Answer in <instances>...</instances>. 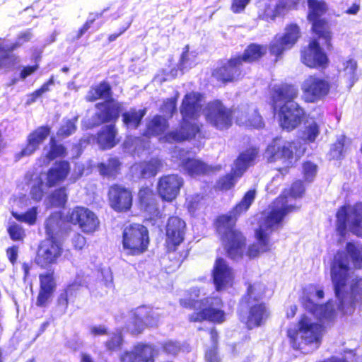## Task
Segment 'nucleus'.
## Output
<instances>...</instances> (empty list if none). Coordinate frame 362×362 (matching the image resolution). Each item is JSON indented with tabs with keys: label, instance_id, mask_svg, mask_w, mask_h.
Here are the masks:
<instances>
[{
	"label": "nucleus",
	"instance_id": "obj_1",
	"mask_svg": "<svg viewBox=\"0 0 362 362\" xmlns=\"http://www.w3.org/2000/svg\"><path fill=\"white\" fill-rule=\"evenodd\" d=\"M256 189H250L243 196L228 212L218 215L213 221L215 234L218 237L225 252L226 256L233 261H238L246 255L250 259H255L260 255L269 252L272 249L273 243L270 235L283 226L284 218L290 213L296 211L298 207L287 204V197L280 195L275 201L281 206L274 205L264 214L258 227L255 230L256 241L247 246V237L237 226L238 218L250 209L256 197Z\"/></svg>",
	"mask_w": 362,
	"mask_h": 362
},
{
	"label": "nucleus",
	"instance_id": "obj_2",
	"mask_svg": "<svg viewBox=\"0 0 362 362\" xmlns=\"http://www.w3.org/2000/svg\"><path fill=\"white\" fill-rule=\"evenodd\" d=\"M244 294L239 300L237 316L248 330L262 326L269 318V309L264 302L267 288L262 281H246Z\"/></svg>",
	"mask_w": 362,
	"mask_h": 362
},
{
	"label": "nucleus",
	"instance_id": "obj_3",
	"mask_svg": "<svg viewBox=\"0 0 362 362\" xmlns=\"http://www.w3.org/2000/svg\"><path fill=\"white\" fill-rule=\"evenodd\" d=\"M330 274L335 296L339 300V310L344 313H351L356 304L362 303V277L353 279L350 285V299L346 300L343 296V291L351 276V269L348 265L347 258L343 252L338 253L334 257L331 263Z\"/></svg>",
	"mask_w": 362,
	"mask_h": 362
},
{
	"label": "nucleus",
	"instance_id": "obj_4",
	"mask_svg": "<svg viewBox=\"0 0 362 362\" xmlns=\"http://www.w3.org/2000/svg\"><path fill=\"white\" fill-rule=\"evenodd\" d=\"M187 225L184 220L177 216L168 218L165 226V248L168 258L171 262L170 267H180L187 258L189 249L184 244Z\"/></svg>",
	"mask_w": 362,
	"mask_h": 362
},
{
	"label": "nucleus",
	"instance_id": "obj_5",
	"mask_svg": "<svg viewBox=\"0 0 362 362\" xmlns=\"http://www.w3.org/2000/svg\"><path fill=\"white\" fill-rule=\"evenodd\" d=\"M298 328H288L286 335L294 350L301 351L305 346L315 344L318 348L322 341V326L311 322L309 318L303 315L298 322Z\"/></svg>",
	"mask_w": 362,
	"mask_h": 362
},
{
	"label": "nucleus",
	"instance_id": "obj_6",
	"mask_svg": "<svg viewBox=\"0 0 362 362\" xmlns=\"http://www.w3.org/2000/svg\"><path fill=\"white\" fill-rule=\"evenodd\" d=\"M308 12L306 19L310 24V32L318 39L324 41L328 50L333 49L332 32L328 21L322 18L328 11V6L324 0H307Z\"/></svg>",
	"mask_w": 362,
	"mask_h": 362
},
{
	"label": "nucleus",
	"instance_id": "obj_7",
	"mask_svg": "<svg viewBox=\"0 0 362 362\" xmlns=\"http://www.w3.org/2000/svg\"><path fill=\"white\" fill-rule=\"evenodd\" d=\"M336 230L344 238L347 229L357 237L362 238V203H346L339 206L335 214Z\"/></svg>",
	"mask_w": 362,
	"mask_h": 362
},
{
	"label": "nucleus",
	"instance_id": "obj_8",
	"mask_svg": "<svg viewBox=\"0 0 362 362\" xmlns=\"http://www.w3.org/2000/svg\"><path fill=\"white\" fill-rule=\"evenodd\" d=\"M150 237L148 228L141 223H133L124 227L122 249L127 256H139L148 251Z\"/></svg>",
	"mask_w": 362,
	"mask_h": 362
},
{
	"label": "nucleus",
	"instance_id": "obj_9",
	"mask_svg": "<svg viewBox=\"0 0 362 362\" xmlns=\"http://www.w3.org/2000/svg\"><path fill=\"white\" fill-rule=\"evenodd\" d=\"M47 233L48 236L40 242L34 258L35 264L42 269H49L57 264L64 253L62 243L53 236L52 232L47 228Z\"/></svg>",
	"mask_w": 362,
	"mask_h": 362
},
{
	"label": "nucleus",
	"instance_id": "obj_10",
	"mask_svg": "<svg viewBox=\"0 0 362 362\" xmlns=\"http://www.w3.org/2000/svg\"><path fill=\"white\" fill-rule=\"evenodd\" d=\"M293 141L281 144L277 139H274L267 146L266 153L267 154V161L269 163H275L281 160L285 165L277 168V170L282 175H286L289 173L291 168L295 166V163L300 159L305 153V148H303L299 155L296 156L293 161L294 154L293 148H296Z\"/></svg>",
	"mask_w": 362,
	"mask_h": 362
},
{
	"label": "nucleus",
	"instance_id": "obj_11",
	"mask_svg": "<svg viewBox=\"0 0 362 362\" xmlns=\"http://www.w3.org/2000/svg\"><path fill=\"white\" fill-rule=\"evenodd\" d=\"M206 122L218 131H226L233 124L234 110L219 99L208 102L203 110Z\"/></svg>",
	"mask_w": 362,
	"mask_h": 362
},
{
	"label": "nucleus",
	"instance_id": "obj_12",
	"mask_svg": "<svg viewBox=\"0 0 362 362\" xmlns=\"http://www.w3.org/2000/svg\"><path fill=\"white\" fill-rule=\"evenodd\" d=\"M317 37L312 38L308 43L300 49V61L310 69L325 70L330 60L326 52L322 47Z\"/></svg>",
	"mask_w": 362,
	"mask_h": 362
},
{
	"label": "nucleus",
	"instance_id": "obj_13",
	"mask_svg": "<svg viewBox=\"0 0 362 362\" xmlns=\"http://www.w3.org/2000/svg\"><path fill=\"white\" fill-rule=\"evenodd\" d=\"M235 56L226 60L220 59L211 71V77L221 86L235 83L243 78L245 74Z\"/></svg>",
	"mask_w": 362,
	"mask_h": 362
},
{
	"label": "nucleus",
	"instance_id": "obj_14",
	"mask_svg": "<svg viewBox=\"0 0 362 362\" xmlns=\"http://www.w3.org/2000/svg\"><path fill=\"white\" fill-rule=\"evenodd\" d=\"M332 87L326 78L317 74L309 75L303 82L301 90L305 103H314L325 98Z\"/></svg>",
	"mask_w": 362,
	"mask_h": 362
},
{
	"label": "nucleus",
	"instance_id": "obj_15",
	"mask_svg": "<svg viewBox=\"0 0 362 362\" xmlns=\"http://www.w3.org/2000/svg\"><path fill=\"white\" fill-rule=\"evenodd\" d=\"M279 127L291 132L299 127L305 117V111L296 102L281 104L276 111Z\"/></svg>",
	"mask_w": 362,
	"mask_h": 362
},
{
	"label": "nucleus",
	"instance_id": "obj_16",
	"mask_svg": "<svg viewBox=\"0 0 362 362\" xmlns=\"http://www.w3.org/2000/svg\"><path fill=\"white\" fill-rule=\"evenodd\" d=\"M107 199L109 206L117 213H127L133 206L132 190L120 183H113L108 187Z\"/></svg>",
	"mask_w": 362,
	"mask_h": 362
},
{
	"label": "nucleus",
	"instance_id": "obj_17",
	"mask_svg": "<svg viewBox=\"0 0 362 362\" xmlns=\"http://www.w3.org/2000/svg\"><path fill=\"white\" fill-rule=\"evenodd\" d=\"M68 223L78 226L85 233H93L99 228L100 222L97 216L85 206H76L66 215Z\"/></svg>",
	"mask_w": 362,
	"mask_h": 362
},
{
	"label": "nucleus",
	"instance_id": "obj_18",
	"mask_svg": "<svg viewBox=\"0 0 362 362\" xmlns=\"http://www.w3.org/2000/svg\"><path fill=\"white\" fill-rule=\"evenodd\" d=\"M183 185L184 180L178 174L163 175L158 179L156 192L163 202L170 203L180 195Z\"/></svg>",
	"mask_w": 362,
	"mask_h": 362
},
{
	"label": "nucleus",
	"instance_id": "obj_19",
	"mask_svg": "<svg viewBox=\"0 0 362 362\" xmlns=\"http://www.w3.org/2000/svg\"><path fill=\"white\" fill-rule=\"evenodd\" d=\"M98 111L93 115V127L103 124H115L122 111V104L114 98H109L95 105Z\"/></svg>",
	"mask_w": 362,
	"mask_h": 362
},
{
	"label": "nucleus",
	"instance_id": "obj_20",
	"mask_svg": "<svg viewBox=\"0 0 362 362\" xmlns=\"http://www.w3.org/2000/svg\"><path fill=\"white\" fill-rule=\"evenodd\" d=\"M191 119H182L177 128L168 132L163 136V141L169 144L182 143L194 139L200 133L202 124L190 122Z\"/></svg>",
	"mask_w": 362,
	"mask_h": 362
},
{
	"label": "nucleus",
	"instance_id": "obj_21",
	"mask_svg": "<svg viewBox=\"0 0 362 362\" xmlns=\"http://www.w3.org/2000/svg\"><path fill=\"white\" fill-rule=\"evenodd\" d=\"M57 281L54 270L39 274V291L35 302L37 308H44L48 306L57 289Z\"/></svg>",
	"mask_w": 362,
	"mask_h": 362
},
{
	"label": "nucleus",
	"instance_id": "obj_22",
	"mask_svg": "<svg viewBox=\"0 0 362 362\" xmlns=\"http://www.w3.org/2000/svg\"><path fill=\"white\" fill-rule=\"evenodd\" d=\"M298 89L293 83H281L274 85L270 90V105L273 111L283 103H294L298 97Z\"/></svg>",
	"mask_w": 362,
	"mask_h": 362
},
{
	"label": "nucleus",
	"instance_id": "obj_23",
	"mask_svg": "<svg viewBox=\"0 0 362 362\" xmlns=\"http://www.w3.org/2000/svg\"><path fill=\"white\" fill-rule=\"evenodd\" d=\"M212 281L216 291H222L231 286L234 280L233 269L223 257H217L211 270Z\"/></svg>",
	"mask_w": 362,
	"mask_h": 362
},
{
	"label": "nucleus",
	"instance_id": "obj_24",
	"mask_svg": "<svg viewBox=\"0 0 362 362\" xmlns=\"http://www.w3.org/2000/svg\"><path fill=\"white\" fill-rule=\"evenodd\" d=\"M165 165V160L160 156H156L134 163L132 168L137 175L138 178L147 180L155 177L163 171Z\"/></svg>",
	"mask_w": 362,
	"mask_h": 362
},
{
	"label": "nucleus",
	"instance_id": "obj_25",
	"mask_svg": "<svg viewBox=\"0 0 362 362\" xmlns=\"http://www.w3.org/2000/svg\"><path fill=\"white\" fill-rule=\"evenodd\" d=\"M50 132L51 127L49 125L40 126L30 132L24 147L18 153V157L21 158L33 154L47 139Z\"/></svg>",
	"mask_w": 362,
	"mask_h": 362
},
{
	"label": "nucleus",
	"instance_id": "obj_26",
	"mask_svg": "<svg viewBox=\"0 0 362 362\" xmlns=\"http://www.w3.org/2000/svg\"><path fill=\"white\" fill-rule=\"evenodd\" d=\"M202 95L199 92L192 91L186 93L182 100L180 112L184 119H197L202 110Z\"/></svg>",
	"mask_w": 362,
	"mask_h": 362
},
{
	"label": "nucleus",
	"instance_id": "obj_27",
	"mask_svg": "<svg viewBox=\"0 0 362 362\" xmlns=\"http://www.w3.org/2000/svg\"><path fill=\"white\" fill-rule=\"evenodd\" d=\"M71 172V164L67 160H59L54 163L46 173V186L55 187L64 182Z\"/></svg>",
	"mask_w": 362,
	"mask_h": 362
},
{
	"label": "nucleus",
	"instance_id": "obj_28",
	"mask_svg": "<svg viewBox=\"0 0 362 362\" xmlns=\"http://www.w3.org/2000/svg\"><path fill=\"white\" fill-rule=\"evenodd\" d=\"M154 347L148 344L138 343L133 351H125L119 357L121 362H155Z\"/></svg>",
	"mask_w": 362,
	"mask_h": 362
},
{
	"label": "nucleus",
	"instance_id": "obj_29",
	"mask_svg": "<svg viewBox=\"0 0 362 362\" xmlns=\"http://www.w3.org/2000/svg\"><path fill=\"white\" fill-rule=\"evenodd\" d=\"M188 321L192 323L209 321L214 324H222L226 321V313L221 308H213L208 305L197 312L188 315Z\"/></svg>",
	"mask_w": 362,
	"mask_h": 362
},
{
	"label": "nucleus",
	"instance_id": "obj_30",
	"mask_svg": "<svg viewBox=\"0 0 362 362\" xmlns=\"http://www.w3.org/2000/svg\"><path fill=\"white\" fill-rule=\"evenodd\" d=\"M118 130L115 124L103 126L95 134V139L102 150L111 149L118 143Z\"/></svg>",
	"mask_w": 362,
	"mask_h": 362
},
{
	"label": "nucleus",
	"instance_id": "obj_31",
	"mask_svg": "<svg viewBox=\"0 0 362 362\" xmlns=\"http://www.w3.org/2000/svg\"><path fill=\"white\" fill-rule=\"evenodd\" d=\"M267 46L252 42L247 45L243 54L235 55L243 66V63L254 64L259 62L267 54Z\"/></svg>",
	"mask_w": 362,
	"mask_h": 362
},
{
	"label": "nucleus",
	"instance_id": "obj_32",
	"mask_svg": "<svg viewBox=\"0 0 362 362\" xmlns=\"http://www.w3.org/2000/svg\"><path fill=\"white\" fill-rule=\"evenodd\" d=\"M81 289V284L72 283L67 285L57 296L54 308L56 312L64 315L68 310L70 301H73L78 296Z\"/></svg>",
	"mask_w": 362,
	"mask_h": 362
},
{
	"label": "nucleus",
	"instance_id": "obj_33",
	"mask_svg": "<svg viewBox=\"0 0 362 362\" xmlns=\"http://www.w3.org/2000/svg\"><path fill=\"white\" fill-rule=\"evenodd\" d=\"M168 128V119L160 115H155L146 122L142 135L147 139L162 135L163 137Z\"/></svg>",
	"mask_w": 362,
	"mask_h": 362
},
{
	"label": "nucleus",
	"instance_id": "obj_34",
	"mask_svg": "<svg viewBox=\"0 0 362 362\" xmlns=\"http://www.w3.org/2000/svg\"><path fill=\"white\" fill-rule=\"evenodd\" d=\"M180 165L184 171L191 177L206 175L214 170L211 166L194 158L182 159Z\"/></svg>",
	"mask_w": 362,
	"mask_h": 362
},
{
	"label": "nucleus",
	"instance_id": "obj_35",
	"mask_svg": "<svg viewBox=\"0 0 362 362\" xmlns=\"http://www.w3.org/2000/svg\"><path fill=\"white\" fill-rule=\"evenodd\" d=\"M138 204L140 209L148 214L158 211V202L153 190L148 186H142L138 191Z\"/></svg>",
	"mask_w": 362,
	"mask_h": 362
},
{
	"label": "nucleus",
	"instance_id": "obj_36",
	"mask_svg": "<svg viewBox=\"0 0 362 362\" xmlns=\"http://www.w3.org/2000/svg\"><path fill=\"white\" fill-rule=\"evenodd\" d=\"M122 162L117 156L110 157L106 162L97 164L100 175L109 180H115L121 173Z\"/></svg>",
	"mask_w": 362,
	"mask_h": 362
},
{
	"label": "nucleus",
	"instance_id": "obj_37",
	"mask_svg": "<svg viewBox=\"0 0 362 362\" xmlns=\"http://www.w3.org/2000/svg\"><path fill=\"white\" fill-rule=\"evenodd\" d=\"M200 290L197 287L190 288L187 291L184 298L179 300L181 307L187 310H194L197 307L204 306L208 304L210 298L199 299Z\"/></svg>",
	"mask_w": 362,
	"mask_h": 362
},
{
	"label": "nucleus",
	"instance_id": "obj_38",
	"mask_svg": "<svg viewBox=\"0 0 362 362\" xmlns=\"http://www.w3.org/2000/svg\"><path fill=\"white\" fill-rule=\"evenodd\" d=\"M258 151L256 148L250 147L241 152L235 160V169L238 176H243L247 168L255 160Z\"/></svg>",
	"mask_w": 362,
	"mask_h": 362
},
{
	"label": "nucleus",
	"instance_id": "obj_39",
	"mask_svg": "<svg viewBox=\"0 0 362 362\" xmlns=\"http://www.w3.org/2000/svg\"><path fill=\"white\" fill-rule=\"evenodd\" d=\"M103 98L105 100L113 98L112 86L106 81H102L98 84L92 86L86 95L88 102H95Z\"/></svg>",
	"mask_w": 362,
	"mask_h": 362
},
{
	"label": "nucleus",
	"instance_id": "obj_40",
	"mask_svg": "<svg viewBox=\"0 0 362 362\" xmlns=\"http://www.w3.org/2000/svg\"><path fill=\"white\" fill-rule=\"evenodd\" d=\"M147 109L144 107L139 110L131 108L122 115V122L127 127L137 129L141 124L144 117L146 115Z\"/></svg>",
	"mask_w": 362,
	"mask_h": 362
},
{
	"label": "nucleus",
	"instance_id": "obj_41",
	"mask_svg": "<svg viewBox=\"0 0 362 362\" xmlns=\"http://www.w3.org/2000/svg\"><path fill=\"white\" fill-rule=\"evenodd\" d=\"M134 318L142 325L147 327L156 324L158 315L154 314L153 308L147 306H141L136 309Z\"/></svg>",
	"mask_w": 362,
	"mask_h": 362
},
{
	"label": "nucleus",
	"instance_id": "obj_42",
	"mask_svg": "<svg viewBox=\"0 0 362 362\" xmlns=\"http://www.w3.org/2000/svg\"><path fill=\"white\" fill-rule=\"evenodd\" d=\"M301 36L300 28L296 23H291L285 27L284 33L279 37L291 49L298 41Z\"/></svg>",
	"mask_w": 362,
	"mask_h": 362
},
{
	"label": "nucleus",
	"instance_id": "obj_43",
	"mask_svg": "<svg viewBox=\"0 0 362 362\" xmlns=\"http://www.w3.org/2000/svg\"><path fill=\"white\" fill-rule=\"evenodd\" d=\"M346 252H342L346 257L347 261L349 262L348 257L349 255L352 261V263L356 269H361L362 267V246H359L356 245L354 242H348L346 245ZM341 252H338L335 255L337 256L338 253H341Z\"/></svg>",
	"mask_w": 362,
	"mask_h": 362
},
{
	"label": "nucleus",
	"instance_id": "obj_44",
	"mask_svg": "<svg viewBox=\"0 0 362 362\" xmlns=\"http://www.w3.org/2000/svg\"><path fill=\"white\" fill-rule=\"evenodd\" d=\"M237 173V170L232 168L230 173L220 177L216 182L215 189L220 191H228L232 189L238 180L242 177L238 176Z\"/></svg>",
	"mask_w": 362,
	"mask_h": 362
},
{
	"label": "nucleus",
	"instance_id": "obj_45",
	"mask_svg": "<svg viewBox=\"0 0 362 362\" xmlns=\"http://www.w3.org/2000/svg\"><path fill=\"white\" fill-rule=\"evenodd\" d=\"M291 48L279 37H275L267 47V50L271 56L274 57V63L281 60L284 52Z\"/></svg>",
	"mask_w": 362,
	"mask_h": 362
},
{
	"label": "nucleus",
	"instance_id": "obj_46",
	"mask_svg": "<svg viewBox=\"0 0 362 362\" xmlns=\"http://www.w3.org/2000/svg\"><path fill=\"white\" fill-rule=\"evenodd\" d=\"M48 199L52 206L64 208L68 200L66 187L62 186L57 188L49 195Z\"/></svg>",
	"mask_w": 362,
	"mask_h": 362
},
{
	"label": "nucleus",
	"instance_id": "obj_47",
	"mask_svg": "<svg viewBox=\"0 0 362 362\" xmlns=\"http://www.w3.org/2000/svg\"><path fill=\"white\" fill-rule=\"evenodd\" d=\"M50 148L46 153V158L49 161L54 160L57 158H64L67 155L66 147L61 144H58L53 137L49 141Z\"/></svg>",
	"mask_w": 362,
	"mask_h": 362
},
{
	"label": "nucleus",
	"instance_id": "obj_48",
	"mask_svg": "<svg viewBox=\"0 0 362 362\" xmlns=\"http://www.w3.org/2000/svg\"><path fill=\"white\" fill-rule=\"evenodd\" d=\"M264 127V121L258 110H249L245 128L259 129Z\"/></svg>",
	"mask_w": 362,
	"mask_h": 362
},
{
	"label": "nucleus",
	"instance_id": "obj_49",
	"mask_svg": "<svg viewBox=\"0 0 362 362\" xmlns=\"http://www.w3.org/2000/svg\"><path fill=\"white\" fill-rule=\"evenodd\" d=\"M320 126L316 122H312L305 127L303 132V140L306 144L314 143L320 134Z\"/></svg>",
	"mask_w": 362,
	"mask_h": 362
},
{
	"label": "nucleus",
	"instance_id": "obj_50",
	"mask_svg": "<svg viewBox=\"0 0 362 362\" xmlns=\"http://www.w3.org/2000/svg\"><path fill=\"white\" fill-rule=\"evenodd\" d=\"M107 10V8H105L100 12L90 13L89 14V18L86 21V22L82 25V26L78 30L74 39L79 40L88 31V30L93 24V23L97 19L101 18L103 16L104 12L106 11Z\"/></svg>",
	"mask_w": 362,
	"mask_h": 362
},
{
	"label": "nucleus",
	"instance_id": "obj_51",
	"mask_svg": "<svg viewBox=\"0 0 362 362\" xmlns=\"http://www.w3.org/2000/svg\"><path fill=\"white\" fill-rule=\"evenodd\" d=\"M300 0H279L274 8V15L279 16L285 11L298 8Z\"/></svg>",
	"mask_w": 362,
	"mask_h": 362
},
{
	"label": "nucleus",
	"instance_id": "obj_52",
	"mask_svg": "<svg viewBox=\"0 0 362 362\" xmlns=\"http://www.w3.org/2000/svg\"><path fill=\"white\" fill-rule=\"evenodd\" d=\"M123 344V336L121 332L113 333L105 342V347L108 351L114 352L122 349Z\"/></svg>",
	"mask_w": 362,
	"mask_h": 362
},
{
	"label": "nucleus",
	"instance_id": "obj_53",
	"mask_svg": "<svg viewBox=\"0 0 362 362\" xmlns=\"http://www.w3.org/2000/svg\"><path fill=\"white\" fill-rule=\"evenodd\" d=\"M177 96L165 98L160 107V112L169 118L172 117L177 112Z\"/></svg>",
	"mask_w": 362,
	"mask_h": 362
},
{
	"label": "nucleus",
	"instance_id": "obj_54",
	"mask_svg": "<svg viewBox=\"0 0 362 362\" xmlns=\"http://www.w3.org/2000/svg\"><path fill=\"white\" fill-rule=\"evenodd\" d=\"M302 168L304 181L308 182H313L317 173V165L310 160H306L303 163Z\"/></svg>",
	"mask_w": 362,
	"mask_h": 362
},
{
	"label": "nucleus",
	"instance_id": "obj_55",
	"mask_svg": "<svg viewBox=\"0 0 362 362\" xmlns=\"http://www.w3.org/2000/svg\"><path fill=\"white\" fill-rule=\"evenodd\" d=\"M12 216L18 221L33 225L37 219V209L32 207L23 214H18L13 211Z\"/></svg>",
	"mask_w": 362,
	"mask_h": 362
},
{
	"label": "nucleus",
	"instance_id": "obj_56",
	"mask_svg": "<svg viewBox=\"0 0 362 362\" xmlns=\"http://www.w3.org/2000/svg\"><path fill=\"white\" fill-rule=\"evenodd\" d=\"M305 192V187L304 185V180H294L288 191V195L294 199L301 198Z\"/></svg>",
	"mask_w": 362,
	"mask_h": 362
},
{
	"label": "nucleus",
	"instance_id": "obj_57",
	"mask_svg": "<svg viewBox=\"0 0 362 362\" xmlns=\"http://www.w3.org/2000/svg\"><path fill=\"white\" fill-rule=\"evenodd\" d=\"M76 130V122L73 119L66 120L59 128L57 135L60 139H64L73 134Z\"/></svg>",
	"mask_w": 362,
	"mask_h": 362
},
{
	"label": "nucleus",
	"instance_id": "obj_58",
	"mask_svg": "<svg viewBox=\"0 0 362 362\" xmlns=\"http://www.w3.org/2000/svg\"><path fill=\"white\" fill-rule=\"evenodd\" d=\"M344 145L345 137L344 136L338 138L332 145L329 153L332 159L340 160L342 158Z\"/></svg>",
	"mask_w": 362,
	"mask_h": 362
},
{
	"label": "nucleus",
	"instance_id": "obj_59",
	"mask_svg": "<svg viewBox=\"0 0 362 362\" xmlns=\"http://www.w3.org/2000/svg\"><path fill=\"white\" fill-rule=\"evenodd\" d=\"M15 47L16 45H13L10 49H7L4 45L0 44V54H3L0 57V69L6 65L7 61L12 63L17 62L18 57L10 53Z\"/></svg>",
	"mask_w": 362,
	"mask_h": 362
},
{
	"label": "nucleus",
	"instance_id": "obj_60",
	"mask_svg": "<svg viewBox=\"0 0 362 362\" xmlns=\"http://www.w3.org/2000/svg\"><path fill=\"white\" fill-rule=\"evenodd\" d=\"M11 239L13 241H23L25 234L23 228L16 223H11L7 228Z\"/></svg>",
	"mask_w": 362,
	"mask_h": 362
},
{
	"label": "nucleus",
	"instance_id": "obj_61",
	"mask_svg": "<svg viewBox=\"0 0 362 362\" xmlns=\"http://www.w3.org/2000/svg\"><path fill=\"white\" fill-rule=\"evenodd\" d=\"M249 110L248 107H238L234 110L233 122H235L238 126L245 128Z\"/></svg>",
	"mask_w": 362,
	"mask_h": 362
},
{
	"label": "nucleus",
	"instance_id": "obj_62",
	"mask_svg": "<svg viewBox=\"0 0 362 362\" xmlns=\"http://www.w3.org/2000/svg\"><path fill=\"white\" fill-rule=\"evenodd\" d=\"M218 346H211L204 353V359L206 362H221L218 354Z\"/></svg>",
	"mask_w": 362,
	"mask_h": 362
},
{
	"label": "nucleus",
	"instance_id": "obj_63",
	"mask_svg": "<svg viewBox=\"0 0 362 362\" xmlns=\"http://www.w3.org/2000/svg\"><path fill=\"white\" fill-rule=\"evenodd\" d=\"M30 195L33 199L36 202L40 201L44 195L43 182L42 180L33 185L30 190Z\"/></svg>",
	"mask_w": 362,
	"mask_h": 362
},
{
	"label": "nucleus",
	"instance_id": "obj_64",
	"mask_svg": "<svg viewBox=\"0 0 362 362\" xmlns=\"http://www.w3.org/2000/svg\"><path fill=\"white\" fill-rule=\"evenodd\" d=\"M251 0H231L230 10L233 13H240L245 11Z\"/></svg>",
	"mask_w": 362,
	"mask_h": 362
}]
</instances>
